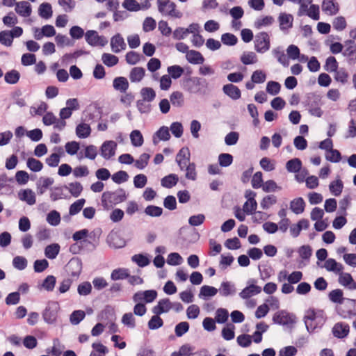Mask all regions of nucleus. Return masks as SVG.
<instances>
[{
	"mask_svg": "<svg viewBox=\"0 0 356 356\" xmlns=\"http://www.w3.org/2000/svg\"><path fill=\"white\" fill-rule=\"evenodd\" d=\"M47 221L52 226H57L60 222V213L55 210L50 211L47 216Z\"/></svg>",
	"mask_w": 356,
	"mask_h": 356,
	"instance_id": "obj_62",
	"label": "nucleus"
},
{
	"mask_svg": "<svg viewBox=\"0 0 356 356\" xmlns=\"http://www.w3.org/2000/svg\"><path fill=\"white\" fill-rule=\"evenodd\" d=\"M91 133V129L89 124L81 123L76 127V134L79 138H88Z\"/></svg>",
	"mask_w": 356,
	"mask_h": 356,
	"instance_id": "obj_35",
	"label": "nucleus"
},
{
	"mask_svg": "<svg viewBox=\"0 0 356 356\" xmlns=\"http://www.w3.org/2000/svg\"><path fill=\"white\" fill-rule=\"evenodd\" d=\"M130 139L133 146L140 147L143 143V137L138 130H134L130 134Z\"/></svg>",
	"mask_w": 356,
	"mask_h": 356,
	"instance_id": "obj_50",
	"label": "nucleus"
},
{
	"mask_svg": "<svg viewBox=\"0 0 356 356\" xmlns=\"http://www.w3.org/2000/svg\"><path fill=\"white\" fill-rule=\"evenodd\" d=\"M159 12L164 16L181 18L182 13L176 10V4L170 0H157Z\"/></svg>",
	"mask_w": 356,
	"mask_h": 356,
	"instance_id": "obj_3",
	"label": "nucleus"
},
{
	"mask_svg": "<svg viewBox=\"0 0 356 356\" xmlns=\"http://www.w3.org/2000/svg\"><path fill=\"white\" fill-rule=\"evenodd\" d=\"M39 15L44 19H49L52 16V8L49 3H42L39 6L38 9Z\"/></svg>",
	"mask_w": 356,
	"mask_h": 356,
	"instance_id": "obj_41",
	"label": "nucleus"
},
{
	"mask_svg": "<svg viewBox=\"0 0 356 356\" xmlns=\"http://www.w3.org/2000/svg\"><path fill=\"white\" fill-rule=\"evenodd\" d=\"M305 203L302 197L293 199L290 202V209L296 214H300L305 210Z\"/></svg>",
	"mask_w": 356,
	"mask_h": 356,
	"instance_id": "obj_29",
	"label": "nucleus"
},
{
	"mask_svg": "<svg viewBox=\"0 0 356 356\" xmlns=\"http://www.w3.org/2000/svg\"><path fill=\"white\" fill-rule=\"evenodd\" d=\"M170 138V134L168 127L165 126L161 127L154 135L153 143L156 145L159 140L166 141Z\"/></svg>",
	"mask_w": 356,
	"mask_h": 356,
	"instance_id": "obj_27",
	"label": "nucleus"
},
{
	"mask_svg": "<svg viewBox=\"0 0 356 356\" xmlns=\"http://www.w3.org/2000/svg\"><path fill=\"white\" fill-rule=\"evenodd\" d=\"M56 277L54 275H48L43 281L41 287L47 291H52L56 284Z\"/></svg>",
	"mask_w": 356,
	"mask_h": 356,
	"instance_id": "obj_63",
	"label": "nucleus"
},
{
	"mask_svg": "<svg viewBox=\"0 0 356 356\" xmlns=\"http://www.w3.org/2000/svg\"><path fill=\"white\" fill-rule=\"evenodd\" d=\"M158 293L156 290L140 291L135 293L133 296L134 302H143V303H151L157 298Z\"/></svg>",
	"mask_w": 356,
	"mask_h": 356,
	"instance_id": "obj_9",
	"label": "nucleus"
},
{
	"mask_svg": "<svg viewBox=\"0 0 356 356\" xmlns=\"http://www.w3.org/2000/svg\"><path fill=\"white\" fill-rule=\"evenodd\" d=\"M286 168L289 172H298L302 168V161L298 158L292 159L286 162Z\"/></svg>",
	"mask_w": 356,
	"mask_h": 356,
	"instance_id": "obj_36",
	"label": "nucleus"
},
{
	"mask_svg": "<svg viewBox=\"0 0 356 356\" xmlns=\"http://www.w3.org/2000/svg\"><path fill=\"white\" fill-rule=\"evenodd\" d=\"M102 60L108 67H113L118 63V58L108 53H104L102 56Z\"/></svg>",
	"mask_w": 356,
	"mask_h": 356,
	"instance_id": "obj_52",
	"label": "nucleus"
},
{
	"mask_svg": "<svg viewBox=\"0 0 356 356\" xmlns=\"http://www.w3.org/2000/svg\"><path fill=\"white\" fill-rule=\"evenodd\" d=\"M219 291L222 296L227 297L234 295L236 293V288L234 284L226 281L221 283Z\"/></svg>",
	"mask_w": 356,
	"mask_h": 356,
	"instance_id": "obj_30",
	"label": "nucleus"
},
{
	"mask_svg": "<svg viewBox=\"0 0 356 356\" xmlns=\"http://www.w3.org/2000/svg\"><path fill=\"white\" fill-rule=\"evenodd\" d=\"M222 90L225 95L234 100L238 99L241 97V93L240 89L232 83L225 85L222 88Z\"/></svg>",
	"mask_w": 356,
	"mask_h": 356,
	"instance_id": "obj_26",
	"label": "nucleus"
},
{
	"mask_svg": "<svg viewBox=\"0 0 356 356\" xmlns=\"http://www.w3.org/2000/svg\"><path fill=\"white\" fill-rule=\"evenodd\" d=\"M170 310V300L168 298L161 299L156 305L154 306L152 312L154 314L160 316L163 313H168Z\"/></svg>",
	"mask_w": 356,
	"mask_h": 356,
	"instance_id": "obj_18",
	"label": "nucleus"
},
{
	"mask_svg": "<svg viewBox=\"0 0 356 356\" xmlns=\"http://www.w3.org/2000/svg\"><path fill=\"white\" fill-rule=\"evenodd\" d=\"M129 175L124 170H120L111 176L112 180L116 184H122L129 179Z\"/></svg>",
	"mask_w": 356,
	"mask_h": 356,
	"instance_id": "obj_61",
	"label": "nucleus"
},
{
	"mask_svg": "<svg viewBox=\"0 0 356 356\" xmlns=\"http://www.w3.org/2000/svg\"><path fill=\"white\" fill-rule=\"evenodd\" d=\"M207 81L205 79L197 76L185 77L181 81L183 89L193 94H204L202 88L207 87Z\"/></svg>",
	"mask_w": 356,
	"mask_h": 356,
	"instance_id": "obj_1",
	"label": "nucleus"
},
{
	"mask_svg": "<svg viewBox=\"0 0 356 356\" xmlns=\"http://www.w3.org/2000/svg\"><path fill=\"white\" fill-rule=\"evenodd\" d=\"M304 319L308 332H312L316 328L317 326L314 325V322L318 321V323L322 325L325 321L322 312L318 314L314 309H309Z\"/></svg>",
	"mask_w": 356,
	"mask_h": 356,
	"instance_id": "obj_5",
	"label": "nucleus"
},
{
	"mask_svg": "<svg viewBox=\"0 0 356 356\" xmlns=\"http://www.w3.org/2000/svg\"><path fill=\"white\" fill-rule=\"evenodd\" d=\"M170 100L174 106L181 107L184 102V95L179 91L173 92L170 97Z\"/></svg>",
	"mask_w": 356,
	"mask_h": 356,
	"instance_id": "obj_53",
	"label": "nucleus"
},
{
	"mask_svg": "<svg viewBox=\"0 0 356 356\" xmlns=\"http://www.w3.org/2000/svg\"><path fill=\"white\" fill-rule=\"evenodd\" d=\"M321 98L319 95L314 93L309 94L307 97V106L309 113L318 118H321L323 113L321 108Z\"/></svg>",
	"mask_w": 356,
	"mask_h": 356,
	"instance_id": "obj_6",
	"label": "nucleus"
},
{
	"mask_svg": "<svg viewBox=\"0 0 356 356\" xmlns=\"http://www.w3.org/2000/svg\"><path fill=\"white\" fill-rule=\"evenodd\" d=\"M323 267L330 272H333L336 274L341 273L343 270V266L336 261L334 259H328L325 260Z\"/></svg>",
	"mask_w": 356,
	"mask_h": 356,
	"instance_id": "obj_28",
	"label": "nucleus"
},
{
	"mask_svg": "<svg viewBox=\"0 0 356 356\" xmlns=\"http://www.w3.org/2000/svg\"><path fill=\"white\" fill-rule=\"evenodd\" d=\"M343 188V182L340 179L331 182L329 186L330 192L335 196H339L341 193Z\"/></svg>",
	"mask_w": 356,
	"mask_h": 356,
	"instance_id": "obj_58",
	"label": "nucleus"
},
{
	"mask_svg": "<svg viewBox=\"0 0 356 356\" xmlns=\"http://www.w3.org/2000/svg\"><path fill=\"white\" fill-rule=\"evenodd\" d=\"M343 291L341 289H334L329 293V299L334 303L342 304L343 302Z\"/></svg>",
	"mask_w": 356,
	"mask_h": 356,
	"instance_id": "obj_54",
	"label": "nucleus"
},
{
	"mask_svg": "<svg viewBox=\"0 0 356 356\" xmlns=\"http://www.w3.org/2000/svg\"><path fill=\"white\" fill-rule=\"evenodd\" d=\"M93 350L90 353V356H105L108 353V348L101 343H93L92 344Z\"/></svg>",
	"mask_w": 356,
	"mask_h": 356,
	"instance_id": "obj_46",
	"label": "nucleus"
},
{
	"mask_svg": "<svg viewBox=\"0 0 356 356\" xmlns=\"http://www.w3.org/2000/svg\"><path fill=\"white\" fill-rule=\"evenodd\" d=\"M324 70L329 72H335L338 70V62L334 56H329L326 59Z\"/></svg>",
	"mask_w": 356,
	"mask_h": 356,
	"instance_id": "obj_56",
	"label": "nucleus"
},
{
	"mask_svg": "<svg viewBox=\"0 0 356 356\" xmlns=\"http://www.w3.org/2000/svg\"><path fill=\"white\" fill-rule=\"evenodd\" d=\"M275 19L272 16H266L262 18H258L254 22V27L257 29H260L264 26H268L271 25L274 22Z\"/></svg>",
	"mask_w": 356,
	"mask_h": 356,
	"instance_id": "obj_57",
	"label": "nucleus"
},
{
	"mask_svg": "<svg viewBox=\"0 0 356 356\" xmlns=\"http://www.w3.org/2000/svg\"><path fill=\"white\" fill-rule=\"evenodd\" d=\"M257 282V281L254 279L248 280V285L239 293V296L242 299H248L252 296L260 293L261 288L256 285Z\"/></svg>",
	"mask_w": 356,
	"mask_h": 356,
	"instance_id": "obj_11",
	"label": "nucleus"
},
{
	"mask_svg": "<svg viewBox=\"0 0 356 356\" xmlns=\"http://www.w3.org/2000/svg\"><path fill=\"white\" fill-rule=\"evenodd\" d=\"M129 277V270L127 268L114 269L111 274V279L113 281L124 280Z\"/></svg>",
	"mask_w": 356,
	"mask_h": 356,
	"instance_id": "obj_38",
	"label": "nucleus"
},
{
	"mask_svg": "<svg viewBox=\"0 0 356 356\" xmlns=\"http://www.w3.org/2000/svg\"><path fill=\"white\" fill-rule=\"evenodd\" d=\"M117 143L113 140L104 142L100 147V154L106 160H108L115 154Z\"/></svg>",
	"mask_w": 356,
	"mask_h": 356,
	"instance_id": "obj_12",
	"label": "nucleus"
},
{
	"mask_svg": "<svg viewBox=\"0 0 356 356\" xmlns=\"http://www.w3.org/2000/svg\"><path fill=\"white\" fill-rule=\"evenodd\" d=\"M15 11L22 17H29L32 12L31 6L25 1L17 2L15 6Z\"/></svg>",
	"mask_w": 356,
	"mask_h": 356,
	"instance_id": "obj_23",
	"label": "nucleus"
},
{
	"mask_svg": "<svg viewBox=\"0 0 356 356\" xmlns=\"http://www.w3.org/2000/svg\"><path fill=\"white\" fill-rule=\"evenodd\" d=\"M82 262L79 258H72L67 265V270L72 276L78 277L81 273Z\"/></svg>",
	"mask_w": 356,
	"mask_h": 356,
	"instance_id": "obj_13",
	"label": "nucleus"
},
{
	"mask_svg": "<svg viewBox=\"0 0 356 356\" xmlns=\"http://www.w3.org/2000/svg\"><path fill=\"white\" fill-rule=\"evenodd\" d=\"M163 325V321L157 314H154L148 321L147 326L149 330H157Z\"/></svg>",
	"mask_w": 356,
	"mask_h": 356,
	"instance_id": "obj_48",
	"label": "nucleus"
},
{
	"mask_svg": "<svg viewBox=\"0 0 356 356\" xmlns=\"http://www.w3.org/2000/svg\"><path fill=\"white\" fill-rule=\"evenodd\" d=\"M217 293L218 289L216 288L208 285H204L201 287L198 296L200 298L207 300L208 298L216 296Z\"/></svg>",
	"mask_w": 356,
	"mask_h": 356,
	"instance_id": "obj_33",
	"label": "nucleus"
},
{
	"mask_svg": "<svg viewBox=\"0 0 356 356\" xmlns=\"http://www.w3.org/2000/svg\"><path fill=\"white\" fill-rule=\"evenodd\" d=\"M65 348V346L60 343V340L58 338H55L53 339L51 350L50 351L47 350V353L51 354L53 356H60Z\"/></svg>",
	"mask_w": 356,
	"mask_h": 356,
	"instance_id": "obj_45",
	"label": "nucleus"
},
{
	"mask_svg": "<svg viewBox=\"0 0 356 356\" xmlns=\"http://www.w3.org/2000/svg\"><path fill=\"white\" fill-rule=\"evenodd\" d=\"M348 78L349 74L344 68H339L334 72V79L343 85L348 83Z\"/></svg>",
	"mask_w": 356,
	"mask_h": 356,
	"instance_id": "obj_47",
	"label": "nucleus"
},
{
	"mask_svg": "<svg viewBox=\"0 0 356 356\" xmlns=\"http://www.w3.org/2000/svg\"><path fill=\"white\" fill-rule=\"evenodd\" d=\"M339 283L348 288L350 290H356V282H355L353 279L352 275L348 273H343V270L341 273H338Z\"/></svg>",
	"mask_w": 356,
	"mask_h": 356,
	"instance_id": "obj_15",
	"label": "nucleus"
},
{
	"mask_svg": "<svg viewBox=\"0 0 356 356\" xmlns=\"http://www.w3.org/2000/svg\"><path fill=\"white\" fill-rule=\"evenodd\" d=\"M129 86L127 78L124 76L115 77L113 81V87L116 90L121 93H125Z\"/></svg>",
	"mask_w": 356,
	"mask_h": 356,
	"instance_id": "obj_21",
	"label": "nucleus"
},
{
	"mask_svg": "<svg viewBox=\"0 0 356 356\" xmlns=\"http://www.w3.org/2000/svg\"><path fill=\"white\" fill-rule=\"evenodd\" d=\"M273 56L277 58V61L286 67L289 65V60L284 54L283 48L282 47H277L272 50Z\"/></svg>",
	"mask_w": 356,
	"mask_h": 356,
	"instance_id": "obj_31",
	"label": "nucleus"
},
{
	"mask_svg": "<svg viewBox=\"0 0 356 356\" xmlns=\"http://www.w3.org/2000/svg\"><path fill=\"white\" fill-rule=\"evenodd\" d=\"M349 325L343 323H336L332 328L333 335L338 339L346 337L349 333Z\"/></svg>",
	"mask_w": 356,
	"mask_h": 356,
	"instance_id": "obj_20",
	"label": "nucleus"
},
{
	"mask_svg": "<svg viewBox=\"0 0 356 356\" xmlns=\"http://www.w3.org/2000/svg\"><path fill=\"white\" fill-rule=\"evenodd\" d=\"M20 78L19 72L16 70L7 72L4 75V80L8 84L17 83Z\"/></svg>",
	"mask_w": 356,
	"mask_h": 356,
	"instance_id": "obj_42",
	"label": "nucleus"
},
{
	"mask_svg": "<svg viewBox=\"0 0 356 356\" xmlns=\"http://www.w3.org/2000/svg\"><path fill=\"white\" fill-rule=\"evenodd\" d=\"M111 49L114 53H119L126 49V43L122 35L120 33H117L111 38Z\"/></svg>",
	"mask_w": 356,
	"mask_h": 356,
	"instance_id": "obj_17",
	"label": "nucleus"
},
{
	"mask_svg": "<svg viewBox=\"0 0 356 356\" xmlns=\"http://www.w3.org/2000/svg\"><path fill=\"white\" fill-rule=\"evenodd\" d=\"M85 39L87 43L92 47H104L108 43V40L104 36L99 35L98 33L94 30L87 31L85 33Z\"/></svg>",
	"mask_w": 356,
	"mask_h": 356,
	"instance_id": "obj_8",
	"label": "nucleus"
},
{
	"mask_svg": "<svg viewBox=\"0 0 356 356\" xmlns=\"http://www.w3.org/2000/svg\"><path fill=\"white\" fill-rule=\"evenodd\" d=\"M27 167L33 172H39L43 168L42 163L34 158H29L26 162Z\"/></svg>",
	"mask_w": 356,
	"mask_h": 356,
	"instance_id": "obj_59",
	"label": "nucleus"
},
{
	"mask_svg": "<svg viewBox=\"0 0 356 356\" xmlns=\"http://www.w3.org/2000/svg\"><path fill=\"white\" fill-rule=\"evenodd\" d=\"M127 198L126 191L119 188L115 191H105L102 195V204L104 207H113L124 202Z\"/></svg>",
	"mask_w": 356,
	"mask_h": 356,
	"instance_id": "obj_2",
	"label": "nucleus"
},
{
	"mask_svg": "<svg viewBox=\"0 0 356 356\" xmlns=\"http://www.w3.org/2000/svg\"><path fill=\"white\" fill-rule=\"evenodd\" d=\"M86 203V200L83 198L79 199L72 203L69 209V213L71 216H74L79 213L81 210L83 209L84 204Z\"/></svg>",
	"mask_w": 356,
	"mask_h": 356,
	"instance_id": "obj_51",
	"label": "nucleus"
},
{
	"mask_svg": "<svg viewBox=\"0 0 356 356\" xmlns=\"http://www.w3.org/2000/svg\"><path fill=\"white\" fill-rule=\"evenodd\" d=\"M167 72L168 75L173 79H177L184 74V68L178 65H174L168 67Z\"/></svg>",
	"mask_w": 356,
	"mask_h": 356,
	"instance_id": "obj_40",
	"label": "nucleus"
},
{
	"mask_svg": "<svg viewBox=\"0 0 356 356\" xmlns=\"http://www.w3.org/2000/svg\"><path fill=\"white\" fill-rule=\"evenodd\" d=\"M179 181V177L175 174H170L161 179V186L167 188L175 186Z\"/></svg>",
	"mask_w": 356,
	"mask_h": 356,
	"instance_id": "obj_37",
	"label": "nucleus"
},
{
	"mask_svg": "<svg viewBox=\"0 0 356 356\" xmlns=\"http://www.w3.org/2000/svg\"><path fill=\"white\" fill-rule=\"evenodd\" d=\"M275 323L282 325H291L296 323V316L286 311H280L275 313L273 317Z\"/></svg>",
	"mask_w": 356,
	"mask_h": 356,
	"instance_id": "obj_10",
	"label": "nucleus"
},
{
	"mask_svg": "<svg viewBox=\"0 0 356 356\" xmlns=\"http://www.w3.org/2000/svg\"><path fill=\"white\" fill-rule=\"evenodd\" d=\"M60 251V245L58 243H53L47 245L44 249L45 256L50 259H55Z\"/></svg>",
	"mask_w": 356,
	"mask_h": 356,
	"instance_id": "obj_39",
	"label": "nucleus"
},
{
	"mask_svg": "<svg viewBox=\"0 0 356 356\" xmlns=\"http://www.w3.org/2000/svg\"><path fill=\"white\" fill-rule=\"evenodd\" d=\"M144 212L151 217H159L163 213V209L157 206L149 205L145 209Z\"/></svg>",
	"mask_w": 356,
	"mask_h": 356,
	"instance_id": "obj_60",
	"label": "nucleus"
},
{
	"mask_svg": "<svg viewBox=\"0 0 356 356\" xmlns=\"http://www.w3.org/2000/svg\"><path fill=\"white\" fill-rule=\"evenodd\" d=\"M60 305L56 301H49L42 313L44 321L47 324H54L56 322Z\"/></svg>",
	"mask_w": 356,
	"mask_h": 356,
	"instance_id": "obj_4",
	"label": "nucleus"
},
{
	"mask_svg": "<svg viewBox=\"0 0 356 356\" xmlns=\"http://www.w3.org/2000/svg\"><path fill=\"white\" fill-rule=\"evenodd\" d=\"M145 70L142 67H135L131 69L129 79L131 82H140L144 77Z\"/></svg>",
	"mask_w": 356,
	"mask_h": 356,
	"instance_id": "obj_32",
	"label": "nucleus"
},
{
	"mask_svg": "<svg viewBox=\"0 0 356 356\" xmlns=\"http://www.w3.org/2000/svg\"><path fill=\"white\" fill-rule=\"evenodd\" d=\"M107 243L110 247L122 248L126 245V241L118 232H111L107 236Z\"/></svg>",
	"mask_w": 356,
	"mask_h": 356,
	"instance_id": "obj_14",
	"label": "nucleus"
},
{
	"mask_svg": "<svg viewBox=\"0 0 356 356\" xmlns=\"http://www.w3.org/2000/svg\"><path fill=\"white\" fill-rule=\"evenodd\" d=\"M19 197L29 205L34 204L36 201L35 193L31 189H26L19 192Z\"/></svg>",
	"mask_w": 356,
	"mask_h": 356,
	"instance_id": "obj_34",
	"label": "nucleus"
},
{
	"mask_svg": "<svg viewBox=\"0 0 356 356\" xmlns=\"http://www.w3.org/2000/svg\"><path fill=\"white\" fill-rule=\"evenodd\" d=\"M235 326L233 323H228L222 330V337L225 340L230 341L235 337Z\"/></svg>",
	"mask_w": 356,
	"mask_h": 356,
	"instance_id": "obj_44",
	"label": "nucleus"
},
{
	"mask_svg": "<svg viewBox=\"0 0 356 356\" xmlns=\"http://www.w3.org/2000/svg\"><path fill=\"white\" fill-rule=\"evenodd\" d=\"M64 188L68 189L71 195L74 197H79L83 191V186L79 182L70 183L68 186L65 185Z\"/></svg>",
	"mask_w": 356,
	"mask_h": 356,
	"instance_id": "obj_43",
	"label": "nucleus"
},
{
	"mask_svg": "<svg viewBox=\"0 0 356 356\" xmlns=\"http://www.w3.org/2000/svg\"><path fill=\"white\" fill-rule=\"evenodd\" d=\"M241 61L244 65L254 64L257 62V55L252 51H244L241 56Z\"/></svg>",
	"mask_w": 356,
	"mask_h": 356,
	"instance_id": "obj_49",
	"label": "nucleus"
},
{
	"mask_svg": "<svg viewBox=\"0 0 356 356\" xmlns=\"http://www.w3.org/2000/svg\"><path fill=\"white\" fill-rule=\"evenodd\" d=\"M346 49L342 51V54L345 57H348V63H353V58H351L356 53V43L353 40H348L345 42Z\"/></svg>",
	"mask_w": 356,
	"mask_h": 356,
	"instance_id": "obj_25",
	"label": "nucleus"
},
{
	"mask_svg": "<svg viewBox=\"0 0 356 356\" xmlns=\"http://www.w3.org/2000/svg\"><path fill=\"white\" fill-rule=\"evenodd\" d=\"M187 61L193 65L203 64L205 59L200 51L195 50H190L186 54Z\"/></svg>",
	"mask_w": 356,
	"mask_h": 356,
	"instance_id": "obj_24",
	"label": "nucleus"
},
{
	"mask_svg": "<svg viewBox=\"0 0 356 356\" xmlns=\"http://www.w3.org/2000/svg\"><path fill=\"white\" fill-rule=\"evenodd\" d=\"M233 162V156L228 153H222L218 156V163L221 167H228Z\"/></svg>",
	"mask_w": 356,
	"mask_h": 356,
	"instance_id": "obj_64",
	"label": "nucleus"
},
{
	"mask_svg": "<svg viewBox=\"0 0 356 356\" xmlns=\"http://www.w3.org/2000/svg\"><path fill=\"white\" fill-rule=\"evenodd\" d=\"M339 4L334 0H323L322 10L330 15H334L339 12Z\"/></svg>",
	"mask_w": 356,
	"mask_h": 356,
	"instance_id": "obj_22",
	"label": "nucleus"
},
{
	"mask_svg": "<svg viewBox=\"0 0 356 356\" xmlns=\"http://www.w3.org/2000/svg\"><path fill=\"white\" fill-rule=\"evenodd\" d=\"M88 234V230L86 229H83L79 231L74 232L72 235V238L75 241H80V243L82 245L86 246H89L90 250H94L95 248V245L88 239H86Z\"/></svg>",
	"mask_w": 356,
	"mask_h": 356,
	"instance_id": "obj_16",
	"label": "nucleus"
},
{
	"mask_svg": "<svg viewBox=\"0 0 356 356\" xmlns=\"http://www.w3.org/2000/svg\"><path fill=\"white\" fill-rule=\"evenodd\" d=\"M257 203L254 198L248 200L243 204V210L248 215L252 214L257 209Z\"/></svg>",
	"mask_w": 356,
	"mask_h": 356,
	"instance_id": "obj_55",
	"label": "nucleus"
},
{
	"mask_svg": "<svg viewBox=\"0 0 356 356\" xmlns=\"http://www.w3.org/2000/svg\"><path fill=\"white\" fill-rule=\"evenodd\" d=\"M293 17L291 14L281 13L278 17V22L280 24V29L282 31H285L291 29L293 26Z\"/></svg>",
	"mask_w": 356,
	"mask_h": 356,
	"instance_id": "obj_19",
	"label": "nucleus"
},
{
	"mask_svg": "<svg viewBox=\"0 0 356 356\" xmlns=\"http://www.w3.org/2000/svg\"><path fill=\"white\" fill-rule=\"evenodd\" d=\"M270 38L266 32H260L255 36L254 49L259 53H264L270 49Z\"/></svg>",
	"mask_w": 356,
	"mask_h": 356,
	"instance_id": "obj_7",
	"label": "nucleus"
}]
</instances>
